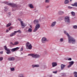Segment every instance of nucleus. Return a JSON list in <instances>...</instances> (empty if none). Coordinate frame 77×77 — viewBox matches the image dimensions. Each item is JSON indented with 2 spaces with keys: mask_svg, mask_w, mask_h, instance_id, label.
I'll return each mask as SVG.
<instances>
[{
  "mask_svg": "<svg viewBox=\"0 0 77 77\" xmlns=\"http://www.w3.org/2000/svg\"><path fill=\"white\" fill-rule=\"evenodd\" d=\"M3 3L6 4L8 5L12 6V11H15L16 10H18V6H17V5L12 3H10L9 2H4Z\"/></svg>",
  "mask_w": 77,
  "mask_h": 77,
  "instance_id": "obj_1",
  "label": "nucleus"
},
{
  "mask_svg": "<svg viewBox=\"0 0 77 77\" xmlns=\"http://www.w3.org/2000/svg\"><path fill=\"white\" fill-rule=\"evenodd\" d=\"M64 34L66 35L68 37V40L69 43H72V44H75V40L72 38V37L70 36L67 33V32L66 31H64Z\"/></svg>",
  "mask_w": 77,
  "mask_h": 77,
  "instance_id": "obj_2",
  "label": "nucleus"
},
{
  "mask_svg": "<svg viewBox=\"0 0 77 77\" xmlns=\"http://www.w3.org/2000/svg\"><path fill=\"white\" fill-rule=\"evenodd\" d=\"M26 49L32 50V45L29 42H27L26 43Z\"/></svg>",
  "mask_w": 77,
  "mask_h": 77,
  "instance_id": "obj_3",
  "label": "nucleus"
},
{
  "mask_svg": "<svg viewBox=\"0 0 77 77\" xmlns=\"http://www.w3.org/2000/svg\"><path fill=\"white\" fill-rule=\"evenodd\" d=\"M41 26L40 25V24L37 23L35 26V28L34 30H33V32H36L39 28H40Z\"/></svg>",
  "mask_w": 77,
  "mask_h": 77,
  "instance_id": "obj_4",
  "label": "nucleus"
},
{
  "mask_svg": "<svg viewBox=\"0 0 77 77\" xmlns=\"http://www.w3.org/2000/svg\"><path fill=\"white\" fill-rule=\"evenodd\" d=\"M64 20L66 23H70L69 17V16L65 17L64 18Z\"/></svg>",
  "mask_w": 77,
  "mask_h": 77,
  "instance_id": "obj_5",
  "label": "nucleus"
},
{
  "mask_svg": "<svg viewBox=\"0 0 77 77\" xmlns=\"http://www.w3.org/2000/svg\"><path fill=\"white\" fill-rule=\"evenodd\" d=\"M4 48L6 50V51H7L6 53L7 54H10L11 53V51H10V50L9 48H7V46H4Z\"/></svg>",
  "mask_w": 77,
  "mask_h": 77,
  "instance_id": "obj_6",
  "label": "nucleus"
},
{
  "mask_svg": "<svg viewBox=\"0 0 77 77\" xmlns=\"http://www.w3.org/2000/svg\"><path fill=\"white\" fill-rule=\"evenodd\" d=\"M15 59V58L12 57H9L8 59V60L9 61H14Z\"/></svg>",
  "mask_w": 77,
  "mask_h": 77,
  "instance_id": "obj_7",
  "label": "nucleus"
},
{
  "mask_svg": "<svg viewBox=\"0 0 77 77\" xmlns=\"http://www.w3.org/2000/svg\"><path fill=\"white\" fill-rule=\"evenodd\" d=\"M47 41V38L44 37H43L42 39V43H45Z\"/></svg>",
  "mask_w": 77,
  "mask_h": 77,
  "instance_id": "obj_8",
  "label": "nucleus"
},
{
  "mask_svg": "<svg viewBox=\"0 0 77 77\" xmlns=\"http://www.w3.org/2000/svg\"><path fill=\"white\" fill-rule=\"evenodd\" d=\"M56 21H54L51 23V27H54V26H56Z\"/></svg>",
  "mask_w": 77,
  "mask_h": 77,
  "instance_id": "obj_9",
  "label": "nucleus"
},
{
  "mask_svg": "<svg viewBox=\"0 0 77 77\" xmlns=\"http://www.w3.org/2000/svg\"><path fill=\"white\" fill-rule=\"evenodd\" d=\"M40 57V55L37 54H34L33 55V58H38Z\"/></svg>",
  "mask_w": 77,
  "mask_h": 77,
  "instance_id": "obj_10",
  "label": "nucleus"
},
{
  "mask_svg": "<svg viewBox=\"0 0 77 77\" xmlns=\"http://www.w3.org/2000/svg\"><path fill=\"white\" fill-rule=\"evenodd\" d=\"M69 65L68 66V68H70L73 64H74V61H70L69 62Z\"/></svg>",
  "mask_w": 77,
  "mask_h": 77,
  "instance_id": "obj_11",
  "label": "nucleus"
},
{
  "mask_svg": "<svg viewBox=\"0 0 77 77\" xmlns=\"http://www.w3.org/2000/svg\"><path fill=\"white\" fill-rule=\"evenodd\" d=\"M20 48L19 47H17L15 48H13L11 49V51L12 52H14V51H15L16 50H19Z\"/></svg>",
  "mask_w": 77,
  "mask_h": 77,
  "instance_id": "obj_12",
  "label": "nucleus"
},
{
  "mask_svg": "<svg viewBox=\"0 0 77 77\" xmlns=\"http://www.w3.org/2000/svg\"><path fill=\"white\" fill-rule=\"evenodd\" d=\"M20 24L22 28L26 26V25H25V23H23V21H20Z\"/></svg>",
  "mask_w": 77,
  "mask_h": 77,
  "instance_id": "obj_13",
  "label": "nucleus"
},
{
  "mask_svg": "<svg viewBox=\"0 0 77 77\" xmlns=\"http://www.w3.org/2000/svg\"><path fill=\"white\" fill-rule=\"evenodd\" d=\"M28 6V7H29V8H31V9H33L34 8V6H33V4H29Z\"/></svg>",
  "mask_w": 77,
  "mask_h": 77,
  "instance_id": "obj_14",
  "label": "nucleus"
},
{
  "mask_svg": "<svg viewBox=\"0 0 77 77\" xmlns=\"http://www.w3.org/2000/svg\"><path fill=\"white\" fill-rule=\"evenodd\" d=\"M52 65L53 67H55V66H56L57 64V63L56 62H53L52 63Z\"/></svg>",
  "mask_w": 77,
  "mask_h": 77,
  "instance_id": "obj_15",
  "label": "nucleus"
},
{
  "mask_svg": "<svg viewBox=\"0 0 77 77\" xmlns=\"http://www.w3.org/2000/svg\"><path fill=\"white\" fill-rule=\"evenodd\" d=\"M66 65L63 64H61V70H63L64 69V68L65 67Z\"/></svg>",
  "mask_w": 77,
  "mask_h": 77,
  "instance_id": "obj_16",
  "label": "nucleus"
},
{
  "mask_svg": "<svg viewBox=\"0 0 77 77\" xmlns=\"http://www.w3.org/2000/svg\"><path fill=\"white\" fill-rule=\"evenodd\" d=\"M63 14H64V12L61 11H59L58 12V14L59 15H62Z\"/></svg>",
  "mask_w": 77,
  "mask_h": 77,
  "instance_id": "obj_17",
  "label": "nucleus"
},
{
  "mask_svg": "<svg viewBox=\"0 0 77 77\" xmlns=\"http://www.w3.org/2000/svg\"><path fill=\"white\" fill-rule=\"evenodd\" d=\"M64 3L65 5H68L69 3V0H65Z\"/></svg>",
  "mask_w": 77,
  "mask_h": 77,
  "instance_id": "obj_18",
  "label": "nucleus"
},
{
  "mask_svg": "<svg viewBox=\"0 0 77 77\" xmlns=\"http://www.w3.org/2000/svg\"><path fill=\"white\" fill-rule=\"evenodd\" d=\"M32 68H35V67H39V64H35L32 65Z\"/></svg>",
  "mask_w": 77,
  "mask_h": 77,
  "instance_id": "obj_19",
  "label": "nucleus"
},
{
  "mask_svg": "<svg viewBox=\"0 0 77 77\" xmlns=\"http://www.w3.org/2000/svg\"><path fill=\"white\" fill-rule=\"evenodd\" d=\"M24 75L23 73H20L18 75V77H24Z\"/></svg>",
  "mask_w": 77,
  "mask_h": 77,
  "instance_id": "obj_20",
  "label": "nucleus"
},
{
  "mask_svg": "<svg viewBox=\"0 0 77 77\" xmlns=\"http://www.w3.org/2000/svg\"><path fill=\"white\" fill-rule=\"evenodd\" d=\"M34 23L35 24H37V23H38L39 20H36L34 21Z\"/></svg>",
  "mask_w": 77,
  "mask_h": 77,
  "instance_id": "obj_21",
  "label": "nucleus"
},
{
  "mask_svg": "<svg viewBox=\"0 0 77 77\" xmlns=\"http://www.w3.org/2000/svg\"><path fill=\"white\" fill-rule=\"evenodd\" d=\"M71 5L72 6H75V7H77V2H75L73 4H71Z\"/></svg>",
  "mask_w": 77,
  "mask_h": 77,
  "instance_id": "obj_22",
  "label": "nucleus"
},
{
  "mask_svg": "<svg viewBox=\"0 0 77 77\" xmlns=\"http://www.w3.org/2000/svg\"><path fill=\"white\" fill-rule=\"evenodd\" d=\"M15 35H16V33L14 31L13 33H12V34H11L10 36L11 37L12 36H15Z\"/></svg>",
  "mask_w": 77,
  "mask_h": 77,
  "instance_id": "obj_23",
  "label": "nucleus"
},
{
  "mask_svg": "<svg viewBox=\"0 0 77 77\" xmlns=\"http://www.w3.org/2000/svg\"><path fill=\"white\" fill-rule=\"evenodd\" d=\"M15 33H16V34L17 33H21V31L20 30H19L17 31H15Z\"/></svg>",
  "mask_w": 77,
  "mask_h": 77,
  "instance_id": "obj_24",
  "label": "nucleus"
},
{
  "mask_svg": "<svg viewBox=\"0 0 77 77\" xmlns=\"http://www.w3.org/2000/svg\"><path fill=\"white\" fill-rule=\"evenodd\" d=\"M28 32L29 33L32 32V29L31 28H29L28 30Z\"/></svg>",
  "mask_w": 77,
  "mask_h": 77,
  "instance_id": "obj_25",
  "label": "nucleus"
},
{
  "mask_svg": "<svg viewBox=\"0 0 77 77\" xmlns=\"http://www.w3.org/2000/svg\"><path fill=\"white\" fill-rule=\"evenodd\" d=\"M19 44V42H18L17 41L14 42V45H18Z\"/></svg>",
  "mask_w": 77,
  "mask_h": 77,
  "instance_id": "obj_26",
  "label": "nucleus"
},
{
  "mask_svg": "<svg viewBox=\"0 0 77 77\" xmlns=\"http://www.w3.org/2000/svg\"><path fill=\"white\" fill-rule=\"evenodd\" d=\"M71 14L72 16L74 17L75 15V13L74 11H72L71 12Z\"/></svg>",
  "mask_w": 77,
  "mask_h": 77,
  "instance_id": "obj_27",
  "label": "nucleus"
},
{
  "mask_svg": "<svg viewBox=\"0 0 77 77\" xmlns=\"http://www.w3.org/2000/svg\"><path fill=\"white\" fill-rule=\"evenodd\" d=\"M63 41V38H60V42H62Z\"/></svg>",
  "mask_w": 77,
  "mask_h": 77,
  "instance_id": "obj_28",
  "label": "nucleus"
},
{
  "mask_svg": "<svg viewBox=\"0 0 77 77\" xmlns=\"http://www.w3.org/2000/svg\"><path fill=\"white\" fill-rule=\"evenodd\" d=\"M73 28L74 29H77V25H74L73 26Z\"/></svg>",
  "mask_w": 77,
  "mask_h": 77,
  "instance_id": "obj_29",
  "label": "nucleus"
},
{
  "mask_svg": "<svg viewBox=\"0 0 77 77\" xmlns=\"http://www.w3.org/2000/svg\"><path fill=\"white\" fill-rule=\"evenodd\" d=\"M74 76L75 77H77V72H74Z\"/></svg>",
  "mask_w": 77,
  "mask_h": 77,
  "instance_id": "obj_30",
  "label": "nucleus"
},
{
  "mask_svg": "<svg viewBox=\"0 0 77 77\" xmlns=\"http://www.w3.org/2000/svg\"><path fill=\"white\" fill-rule=\"evenodd\" d=\"M11 71H15V68H10Z\"/></svg>",
  "mask_w": 77,
  "mask_h": 77,
  "instance_id": "obj_31",
  "label": "nucleus"
},
{
  "mask_svg": "<svg viewBox=\"0 0 77 77\" xmlns=\"http://www.w3.org/2000/svg\"><path fill=\"white\" fill-rule=\"evenodd\" d=\"M5 9L4 10V11L5 12H6V11H8V8L7 7H5Z\"/></svg>",
  "mask_w": 77,
  "mask_h": 77,
  "instance_id": "obj_32",
  "label": "nucleus"
},
{
  "mask_svg": "<svg viewBox=\"0 0 77 77\" xmlns=\"http://www.w3.org/2000/svg\"><path fill=\"white\" fill-rule=\"evenodd\" d=\"M11 25V23H9L7 25V27H9V26H10Z\"/></svg>",
  "mask_w": 77,
  "mask_h": 77,
  "instance_id": "obj_33",
  "label": "nucleus"
},
{
  "mask_svg": "<svg viewBox=\"0 0 77 77\" xmlns=\"http://www.w3.org/2000/svg\"><path fill=\"white\" fill-rule=\"evenodd\" d=\"M50 2V0H45V3H47Z\"/></svg>",
  "mask_w": 77,
  "mask_h": 77,
  "instance_id": "obj_34",
  "label": "nucleus"
},
{
  "mask_svg": "<svg viewBox=\"0 0 77 77\" xmlns=\"http://www.w3.org/2000/svg\"><path fill=\"white\" fill-rule=\"evenodd\" d=\"M33 54H29L28 56H32V57H33Z\"/></svg>",
  "mask_w": 77,
  "mask_h": 77,
  "instance_id": "obj_35",
  "label": "nucleus"
},
{
  "mask_svg": "<svg viewBox=\"0 0 77 77\" xmlns=\"http://www.w3.org/2000/svg\"><path fill=\"white\" fill-rule=\"evenodd\" d=\"M3 58L2 57H0V61H2L3 60Z\"/></svg>",
  "mask_w": 77,
  "mask_h": 77,
  "instance_id": "obj_36",
  "label": "nucleus"
},
{
  "mask_svg": "<svg viewBox=\"0 0 77 77\" xmlns=\"http://www.w3.org/2000/svg\"><path fill=\"white\" fill-rule=\"evenodd\" d=\"M23 47H21L20 49V51H23Z\"/></svg>",
  "mask_w": 77,
  "mask_h": 77,
  "instance_id": "obj_37",
  "label": "nucleus"
},
{
  "mask_svg": "<svg viewBox=\"0 0 77 77\" xmlns=\"http://www.w3.org/2000/svg\"><path fill=\"white\" fill-rule=\"evenodd\" d=\"M68 8L69 9H72V7H70V6H68Z\"/></svg>",
  "mask_w": 77,
  "mask_h": 77,
  "instance_id": "obj_38",
  "label": "nucleus"
},
{
  "mask_svg": "<svg viewBox=\"0 0 77 77\" xmlns=\"http://www.w3.org/2000/svg\"><path fill=\"white\" fill-rule=\"evenodd\" d=\"M71 60H72V58H69L68 59V60L69 61H71Z\"/></svg>",
  "mask_w": 77,
  "mask_h": 77,
  "instance_id": "obj_39",
  "label": "nucleus"
},
{
  "mask_svg": "<svg viewBox=\"0 0 77 77\" xmlns=\"http://www.w3.org/2000/svg\"><path fill=\"white\" fill-rule=\"evenodd\" d=\"M57 71H56L55 72H53V73H54V74H57Z\"/></svg>",
  "mask_w": 77,
  "mask_h": 77,
  "instance_id": "obj_40",
  "label": "nucleus"
},
{
  "mask_svg": "<svg viewBox=\"0 0 77 77\" xmlns=\"http://www.w3.org/2000/svg\"><path fill=\"white\" fill-rule=\"evenodd\" d=\"M18 20H19V21H20V22L21 23V21H22L21 20V19L19 18L18 19Z\"/></svg>",
  "mask_w": 77,
  "mask_h": 77,
  "instance_id": "obj_41",
  "label": "nucleus"
},
{
  "mask_svg": "<svg viewBox=\"0 0 77 77\" xmlns=\"http://www.w3.org/2000/svg\"><path fill=\"white\" fill-rule=\"evenodd\" d=\"M10 44H11V45H14V44H13L12 42L10 43Z\"/></svg>",
  "mask_w": 77,
  "mask_h": 77,
  "instance_id": "obj_42",
  "label": "nucleus"
},
{
  "mask_svg": "<svg viewBox=\"0 0 77 77\" xmlns=\"http://www.w3.org/2000/svg\"><path fill=\"white\" fill-rule=\"evenodd\" d=\"M43 18H44L43 17H41L40 18V20H42V19H43Z\"/></svg>",
  "mask_w": 77,
  "mask_h": 77,
  "instance_id": "obj_43",
  "label": "nucleus"
},
{
  "mask_svg": "<svg viewBox=\"0 0 77 77\" xmlns=\"http://www.w3.org/2000/svg\"><path fill=\"white\" fill-rule=\"evenodd\" d=\"M0 54H3V51L0 52Z\"/></svg>",
  "mask_w": 77,
  "mask_h": 77,
  "instance_id": "obj_44",
  "label": "nucleus"
},
{
  "mask_svg": "<svg viewBox=\"0 0 77 77\" xmlns=\"http://www.w3.org/2000/svg\"><path fill=\"white\" fill-rule=\"evenodd\" d=\"M8 32H9V30L7 29V30H6V32H7V33H8Z\"/></svg>",
  "mask_w": 77,
  "mask_h": 77,
  "instance_id": "obj_45",
  "label": "nucleus"
},
{
  "mask_svg": "<svg viewBox=\"0 0 77 77\" xmlns=\"http://www.w3.org/2000/svg\"><path fill=\"white\" fill-rule=\"evenodd\" d=\"M11 28H12V27H10L9 29V30H11Z\"/></svg>",
  "mask_w": 77,
  "mask_h": 77,
  "instance_id": "obj_46",
  "label": "nucleus"
},
{
  "mask_svg": "<svg viewBox=\"0 0 77 77\" xmlns=\"http://www.w3.org/2000/svg\"><path fill=\"white\" fill-rule=\"evenodd\" d=\"M49 77H52V75H51L49 76Z\"/></svg>",
  "mask_w": 77,
  "mask_h": 77,
  "instance_id": "obj_47",
  "label": "nucleus"
},
{
  "mask_svg": "<svg viewBox=\"0 0 77 77\" xmlns=\"http://www.w3.org/2000/svg\"><path fill=\"white\" fill-rule=\"evenodd\" d=\"M30 28H32V26L31 25H30Z\"/></svg>",
  "mask_w": 77,
  "mask_h": 77,
  "instance_id": "obj_48",
  "label": "nucleus"
},
{
  "mask_svg": "<svg viewBox=\"0 0 77 77\" xmlns=\"http://www.w3.org/2000/svg\"><path fill=\"white\" fill-rule=\"evenodd\" d=\"M48 7H49V6H48V7H47V8H48Z\"/></svg>",
  "mask_w": 77,
  "mask_h": 77,
  "instance_id": "obj_49",
  "label": "nucleus"
},
{
  "mask_svg": "<svg viewBox=\"0 0 77 77\" xmlns=\"http://www.w3.org/2000/svg\"><path fill=\"white\" fill-rule=\"evenodd\" d=\"M72 0H70V2H72Z\"/></svg>",
  "mask_w": 77,
  "mask_h": 77,
  "instance_id": "obj_50",
  "label": "nucleus"
}]
</instances>
